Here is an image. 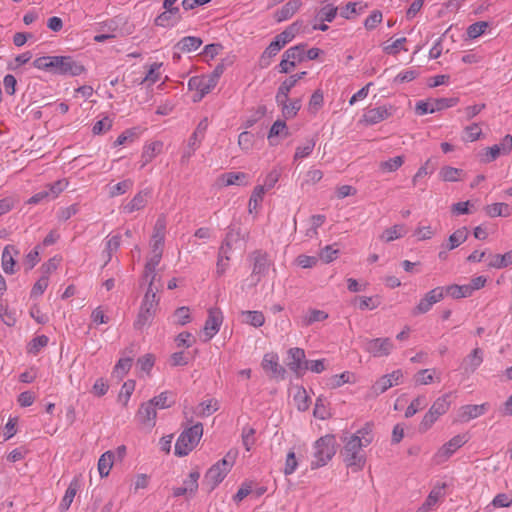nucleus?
<instances>
[{"label":"nucleus","instance_id":"c85d7f7f","mask_svg":"<svg viewBox=\"0 0 512 512\" xmlns=\"http://www.w3.org/2000/svg\"><path fill=\"white\" fill-rule=\"evenodd\" d=\"M163 144L160 141L152 142L146 145L141 155L140 168H144L150 163L162 150Z\"/></svg>","mask_w":512,"mask_h":512},{"label":"nucleus","instance_id":"338daca9","mask_svg":"<svg viewBox=\"0 0 512 512\" xmlns=\"http://www.w3.org/2000/svg\"><path fill=\"white\" fill-rule=\"evenodd\" d=\"M68 181L66 179L57 180L52 184L46 186L51 199H55L67 187Z\"/></svg>","mask_w":512,"mask_h":512},{"label":"nucleus","instance_id":"f3484780","mask_svg":"<svg viewBox=\"0 0 512 512\" xmlns=\"http://www.w3.org/2000/svg\"><path fill=\"white\" fill-rule=\"evenodd\" d=\"M403 377L401 370H395L390 374L383 375L372 386V390L376 395H380L394 385H398Z\"/></svg>","mask_w":512,"mask_h":512},{"label":"nucleus","instance_id":"2f4dec72","mask_svg":"<svg viewBox=\"0 0 512 512\" xmlns=\"http://www.w3.org/2000/svg\"><path fill=\"white\" fill-rule=\"evenodd\" d=\"M78 488H79V484H78L77 480H73L69 484V486L59 504L60 512H66L70 508V506L74 500V497L78 491Z\"/></svg>","mask_w":512,"mask_h":512},{"label":"nucleus","instance_id":"69168bd1","mask_svg":"<svg viewBox=\"0 0 512 512\" xmlns=\"http://www.w3.org/2000/svg\"><path fill=\"white\" fill-rule=\"evenodd\" d=\"M297 467H298V461H297L296 455H295L294 451L291 450L287 453L283 472L286 476L291 475L296 471Z\"/></svg>","mask_w":512,"mask_h":512},{"label":"nucleus","instance_id":"a18cd8bd","mask_svg":"<svg viewBox=\"0 0 512 512\" xmlns=\"http://www.w3.org/2000/svg\"><path fill=\"white\" fill-rule=\"evenodd\" d=\"M255 434H256V430L249 425H246L242 428V432H241L242 443H243L246 451H250L252 449L253 445L255 444V442H256Z\"/></svg>","mask_w":512,"mask_h":512},{"label":"nucleus","instance_id":"7c9ffc66","mask_svg":"<svg viewBox=\"0 0 512 512\" xmlns=\"http://www.w3.org/2000/svg\"><path fill=\"white\" fill-rule=\"evenodd\" d=\"M512 264V250L505 254H494L489 256L488 267L502 269Z\"/></svg>","mask_w":512,"mask_h":512},{"label":"nucleus","instance_id":"a878e982","mask_svg":"<svg viewBox=\"0 0 512 512\" xmlns=\"http://www.w3.org/2000/svg\"><path fill=\"white\" fill-rule=\"evenodd\" d=\"M202 43L203 41L200 37L186 36L180 39L174 45V50H177L182 53H190L196 51L202 45Z\"/></svg>","mask_w":512,"mask_h":512},{"label":"nucleus","instance_id":"0eeeda50","mask_svg":"<svg viewBox=\"0 0 512 512\" xmlns=\"http://www.w3.org/2000/svg\"><path fill=\"white\" fill-rule=\"evenodd\" d=\"M459 99L456 97L450 98H430L426 101H418L415 106L416 114L422 116L428 113H434L450 107L455 106Z\"/></svg>","mask_w":512,"mask_h":512},{"label":"nucleus","instance_id":"49530a36","mask_svg":"<svg viewBox=\"0 0 512 512\" xmlns=\"http://www.w3.org/2000/svg\"><path fill=\"white\" fill-rule=\"evenodd\" d=\"M315 145H316V141L313 138L307 139L305 141V143H303L302 145H299L296 148V151L294 154V160L296 161V160L308 157L312 153Z\"/></svg>","mask_w":512,"mask_h":512},{"label":"nucleus","instance_id":"ddd939ff","mask_svg":"<svg viewBox=\"0 0 512 512\" xmlns=\"http://www.w3.org/2000/svg\"><path fill=\"white\" fill-rule=\"evenodd\" d=\"M157 309V305L151 303L148 299H143L134 322L135 329L141 330L145 326L150 325L156 315Z\"/></svg>","mask_w":512,"mask_h":512},{"label":"nucleus","instance_id":"13d9d810","mask_svg":"<svg viewBox=\"0 0 512 512\" xmlns=\"http://www.w3.org/2000/svg\"><path fill=\"white\" fill-rule=\"evenodd\" d=\"M264 187L263 186H256L250 196L249 199V212H252L253 210H256L257 207L260 205V203L263 200L264 196Z\"/></svg>","mask_w":512,"mask_h":512},{"label":"nucleus","instance_id":"39448f33","mask_svg":"<svg viewBox=\"0 0 512 512\" xmlns=\"http://www.w3.org/2000/svg\"><path fill=\"white\" fill-rule=\"evenodd\" d=\"M252 262V273L250 275L251 285L256 286L267 274L270 267L268 254L261 250H256L249 255Z\"/></svg>","mask_w":512,"mask_h":512},{"label":"nucleus","instance_id":"473e14b6","mask_svg":"<svg viewBox=\"0 0 512 512\" xmlns=\"http://www.w3.org/2000/svg\"><path fill=\"white\" fill-rule=\"evenodd\" d=\"M467 237L468 229L466 227H461L449 236L448 244L444 247L446 250H453L464 243L467 240Z\"/></svg>","mask_w":512,"mask_h":512},{"label":"nucleus","instance_id":"bb28decb","mask_svg":"<svg viewBox=\"0 0 512 512\" xmlns=\"http://www.w3.org/2000/svg\"><path fill=\"white\" fill-rule=\"evenodd\" d=\"M242 239L240 228L236 226H229L226 237L220 248V255H226L229 250L232 249L233 245Z\"/></svg>","mask_w":512,"mask_h":512},{"label":"nucleus","instance_id":"ea45409f","mask_svg":"<svg viewBox=\"0 0 512 512\" xmlns=\"http://www.w3.org/2000/svg\"><path fill=\"white\" fill-rule=\"evenodd\" d=\"M444 292L454 299L466 298L472 295L471 289L468 285H449L444 288Z\"/></svg>","mask_w":512,"mask_h":512},{"label":"nucleus","instance_id":"f257e3e1","mask_svg":"<svg viewBox=\"0 0 512 512\" xmlns=\"http://www.w3.org/2000/svg\"><path fill=\"white\" fill-rule=\"evenodd\" d=\"M314 460L311 461V468L317 469L325 466L336 453V439L334 435L327 434L320 437L314 443Z\"/></svg>","mask_w":512,"mask_h":512},{"label":"nucleus","instance_id":"603ef678","mask_svg":"<svg viewBox=\"0 0 512 512\" xmlns=\"http://www.w3.org/2000/svg\"><path fill=\"white\" fill-rule=\"evenodd\" d=\"M245 321L254 326L261 327L265 323V317L261 311H244Z\"/></svg>","mask_w":512,"mask_h":512},{"label":"nucleus","instance_id":"5fc2aeb1","mask_svg":"<svg viewBox=\"0 0 512 512\" xmlns=\"http://www.w3.org/2000/svg\"><path fill=\"white\" fill-rule=\"evenodd\" d=\"M426 404L427 403L425 396L416 397L407 407L405 411V417L410 418L414 416L419 410H422L426 406Z\"/></svg>","mask_w":512,"mask_h":512},{"label":"nucleus","instance_id":"cd10ccee","mask_svg":"<svg viewBox=\"0 0 512 512\" xmlns=\"http://www.w3.org/2000/svg\"><path fill=\"white\" fill-rule=\"evenodd\" d=\"M302 27V22L296 21L289 25L284 31L275 36L274 40L281 44L282 48L291 42L296 34L299 33Z\"/></svg>","mask_w":512,"mask_h":512},{"label":"nucleus","instance_id":"4c0bfd02","mask_svg":"<svg viewBox=\"0 0 512 512\" xmlns=\"http://www.w3.org/2000/svg\"><path fill=\"white\" fill-rule=\"evenodd\" d=\"M306 46V44L301 43L293 47H290L284 52L285 57L293 61L294 65L296 66L297 63L303 62L305 60Z\"/></svg>","mask_w":512,"mask_h":512},{"label":"nucleus","instance_id":"4be33fe9","mask_svg":"<svg viewBox=\"0 0 512 512\" xmlns=\"http://www.w3.org/2000/svg\"><path fill=\"white\" fill-rule=\"evenodd\" d=\"M446 487V483L436 484L428 494L424 503L417 509L416 512H428L429 510H431L432 507L437 504L439 499L444 497V490L446 489Z\"/></svg>","mask_w":512,"mask_h":512},{"label":"nucleus","instance_id":"4d7b16f0","mask_svg":"<svg viewBox=\"0 0 512 512\" xmlns=\"http://www.w3.org/2000/svg\"><path fill=\"white\" fill-rule=\"evenodd\" d=\"M404 163L403 156H396L380 163V168L386 172L398 170Z\"/></svg>","mask_w":512,"mask_h":512},{"label":"nucleus","instance_id":"1a4fd4ad","mask_svg":"<svg viewBox=\"0 0 512 512\" xmlns=\"http://www.w3.org/2000/svg\"><path fill=\"white\" fill-rule=\"evenodd\" d=\"M363 348L373 357L388 356L394 348L390 338L365 339Z\"/></svg>","mask_w":512,"mask_h":512},{"label":"nucleus","instance_id":"6e6552de","mask_svg":"<svg viewBox=\"0 0 512 512\" xmlns=\"http://www.w3.org/2000/svg\"><path fill=\"white\" fill-rule=\"evenodd\" d=\"M164 11L160 13L154 20V24L163 28H171L176 26L181 20L182 15L180 8L171 3L170 6L163 1Z\"/></svg>","mask_w":512,"mask_h":512},{"label":"nucleus","instance_id":"aec40b11","mask_svg":"<svg viewBox=\"0 0 512 512\" xmlns=\"http://www.w3.org/2000/svg\"><path fill=\"white\" fill-rule=\"evenodd\" d=\"M465 435H456L445 443L436 453L439 461L447 460L457 449L466 443Z\"/></svg>","mask_w":512,"mask_h":512},{"label":"nucleus","instance_id":"680f3d73","mask_svg":"<svg viewBox=\"0 0 512 512\" xmlns=\"http://www.w3.org/2000/svg\"><path fill=\"white\" fill-rule=\"evenodd\" d=\"M131 366V358H121L115 365L113 373L116 374V376L122 378L129 372Z\"/></svg>","mask_w":512,"mask_h":512},{"label":"nucleus","instance_id":"3c124183","mask_svg":"<svg viewBox=\"0 0 512 512\" xmlns=\"http://www.w3.org/2000/svg\"><path fill=\"white\" fill-rule=\"evenodd\" d=\"M405 234L404 227L402 225H394L391 228L386 229L382 235L381 239L385 242H391L398 238H401Z\"/></svg>","mask_w":512,"mask_h":512},{"label":"nucleus","instance_id":"20e7f679","mask_svg":"<svg viewBox=\"0 0 512 512\" xmlns=\"http://www.w3.org/2000/svg\"><path fill=\"white\" fill-rule=\"evenodd\" d=\"M450 396L451 393H446L434 401L419 425L421 432H426L430 429L437 419L448 411L451 404L449 400Z\"/></svg>","mask_w":512,"mask_h":512},{"label":"nucleus","instance_id":"5701e85b","mask_svg":"<svg viewBox=\"0 0 512 512\" xmlns=\"http://www.w3.org/2000/svg\"><path fill=\"white\" fill-rule=\"evenodd\" d=\"M392 110V106H378L368 109L364 113L363 118L366 123L374 125L389 118L392 115Z\"/></svg>","mask_w":512,"mask_h":512},{"label":"nucleus","instance_id":"79ce46f5","mask_svg":"<svg viewBox=\"0 0 512 512\" xmlns=\"http://www.w3.org/2000/svg\"><path fill=\"white\" fill-rule=\"evenodd\" d=\"M352 436H357L365 446L370 445L374 440L373 424L369 422L365 423V425L358 429Z\"/></svg>","mask_w":512,"mask_h":512},{"label":"nucleus","instance_id":"052dcab7","mask_svg":"<svg viewBox=\"0 0 512 512\" xmlns=\"http://www.w3.org/2000/svg\"><path fill=\"white\" fill-rule=\"evenodd\" d=\"M176 323L180 326H184L191 321L190 309L187 306L179 307L174 312Z\"/></svg>","mask_w":512,"mask_h":512},{"label":"nucleus","instance_id":"6e6d98bb","mask_svg":"<svg viewBox=\"0 0 512 512\" xmlns=\"http://www.w3.org/2000/svg\"><path fill=\"white\" fill-rule=\"evenodd\" d=\"M462 173V170L458 168H454L451 166H445L440 170V177L443 181L447 182H455L459 180V175Z\"/></svg>","mask_w":512,"mask_h":512},{"label":"nucleus","instance_id":"9b49d317","mask_svg":"<svg viewBox=\"0 0 512 512\" xmlns=\"http://www.w3.org/2000/svg\"><path fill=\"white\" fill-rule=\"evenodd\" d=\"M444 298V288L436 287L427 292L419 303L413 309V315H420L427 313L434 304L440 302Z\"/></svg>","mask_w":512,"mask_h":512},{"label":"nucleus","instance_id":"0e129e2a","mask_svg":"<svg viewBox=\"0 0 512 512\" xmlns=\"http://www.w3.org/2000/svg\"><path fill=\"white\" fill-rule=\"evenodd\" d=\"M133 186V181L130 179L123 180L111 187L110 196L115 197L122 195L130 190Z\"/></svg>","mask_w":512,"mask_h":512},{"label":"nucleus","instance_id":"58836bf2","mask_svg":"<svg viewBox=\"0 0 512 512\" xmlns=\"http://www.w3.org/2000/svg\"><path fill=\"white\" fill-rule=\"evenodd\" d=\"M114 454L111 451H107L101 455L98 460V471L101 477H106L113 466Z\"/></svg>","mask_w":512,"mask_h":512},{"label":"nucleus","instance_id":"6ab92c4d","mask_svg":"<svg viewBox=\"0 0 512 512\" xmlns=\"http://www.w3.org/2000/svg\"><path fill=\"white\" fill-rule=\"evenodd\" d=\"M307 361L305 359V351L302 348H290L288 350V368L294 372L296 375L300 376L305 371L304 362Z\"/></svg>","mask_w":512,"mask_h":512},{"label":"nucleus","instance_id":"864d4df0","mask_svg":"<svg viewBox=\"0 0 512 512\" xmlns=\"http://www.w3.org/2000/svg\"><path fill=\"white\" fill-rule=\"evenodd\" d=\"M280 135H288L287 125L283 120H277L271 126L268 133V139L270 140L271 144H273L272 139Z\"/></svg>","mask_w":512,"mask_h":512},{"label":"nucleus","instance_id":"bf43d9fd","mask_svg":"<svg viewBox=\"0 0 512 512\" xmlns=\"http://www.w3.org/2000/svg\"><path fill=\"white\" fill-rule=\"evenodd\" d=\"M487 27L488 23L485 21L475 22L467 28V35L469 38L475 39L481 36L485 32Z\"/></svg>","mask_w":512,"mask_h":512},{"label":"nucleus","instance_id":"c03bdc74","mask_svg":"<svg viewBox=\"0 0 512 512\" xmlns=\"http://www.w3.org/2000/svg\"><path fill=\"white\" fill-rule=\"evenodd\" d=\"M121 245V236L119 234L107 236L105 239L104 253H108V260H112L113 254Z\"/></svg>","mask_w":512,"mask_h":512},{"label":"nucleus","instance_id":"a211bd4d","mask_svg":"<svg viewBox=\"0 0 512 512\" xmlns=\"http://www.w3.org/2000/svg\"><path fill=\"white\" fill-rule=\"evenodd\" d=\"M200 473L192 471L188 477L183 481V486L173 488V496L180 497L184 495L194 496L198 490V480Z\"/></svg>","mask_w":512,"mask_h":512},{"label":"nucleus","instance_id":"7ed1b4c3","mask_svg":"<svg viewBox=\"0 0 512 512\" xmlns=\"http://www.w3.org/2000/svg\"><path fill=\"white\" fill-rule=\"evenodd\" d=\"M203 435V425L197 423L184 430L175 444V455L182 457L188 455L199 443Z\"/></svg>","mask_w":512,"mask_h":512},{"label":"nucleus","instance_id":"e433bc0d","mask_svg":"<svg viewBox=\"0 0 512 512\" xmlns=\"http://www.w3.org/2000/svg\"><path fill=\"white\" fill-rule=\"evenodd\" d=\"M157 409H165L172 406L175 403L173 394L168 391L161 392L158 396L153 397L149 400Z\"/></svg>","mask_w":512,"mask_h":512},{"label":"nucleus","instance_id":"9d476101","mask_svg":"<svg viewBox=\"0 0 512 512\" xmlns=\"http://www.w3.org/2000/svg\"><path fill=\"white\" fill-rule=\"evenodd\" d=\"M54 73L78 76L84 71L83 65L70 56H54Z\"/></svg>","mask_w":512,"mask_h":512},{"label":"nucleus","instance_id":"37998d69","mask_svg":"<svg viewBox=\"0 0 512 512\" xmlns=\"http://www.w3.org/2000/svg\"><path fill=\"white\" fill-rule=\"evenodd\" d=\"M485 212L490 217L508 216L509 206L506 203H494L485 207Z\"/></svg>","mask_w":512,"mask_h":512},{"label":"nucleus","instance_id":"393cba45","mask_svg":"<svg viewBox=\"0 0 512 512\" xmlns=\"http://www.w3.org/2000/svg\"><path fill=\"white\" fill-rule=\"evenodd\" d=\"M489 404L483 403L480 405H464L460 408V420L462 422H468L472 419H475L483 414L488 410Z\"/></svg>","mask_w":512,"mask_h":512},{"label":"nucleus","instance_id":"72a5a7b5","mask_svg":"<svg viewBox=\"0 0 512 512\" xmlns=\"http://www.w3.org/2000/svg\"><path fill=\"white\" fill-rule=\"evenodd\" d=\"M220 180L224 186L247 185V174L243 172H228L221 175Z\"/></svg>","mask_w":512,"mask_h":512},{"label":"nucleus","instance_id":"412c9836","mask_svg":"<svg viewBox=\"0 0 512 512\" xmlns=\"http://www.w3.org/2000/svg\"><path fill=\"white\" fill-rule=\"evenodd\" d=\"M483 362V351L475 348L468 354L461 363V369L464 374L470 375L474 373Z\"/></svg>","mask_w":512,"mask_h":512},{"label":"nucleus","instance_id":"c756f323","mask_svg":"<svg viewBox=\"0 0 512 512\" xmlns=\"http://www.w3.org/2000/svg\"><path fill=\"white\" fill-rule=\"evenodd\" d=\"M150 194L149 190H143L138 192L133 199L124 206L125 213H133L145 207L147 204V198Z\"/></svg>","mask_w":512,"mask_h":512},{"label":"nucleus","instance_id":"c9c22d12","mask_svg":"<svg viewBox=\"0 0 512 512\" xmlns=\"http://www.w3.org/2000/svg\"><path fill=\"white\" fill-rule=\"evenodd\" d=\"M282 49L281 44L279 42H276L274 39L271 41V43L267 46V48L264 50L260 57V63L262 67H267L270 65V60L278 54V52Z\"/></svg>","mask_w":512,"mask_h":512},{"label":"nucleus","instance_id":"de8ad7c7","mask_svg":"<svg viewBox=\"0 0 512 512\" xmlns=\"http://www.w3.org/2000/svg\"><path fill=\"white\" fill-rule=\"evenodd\" d=\"M329 3L325 5L318 14L321 21L332 22L337 14V7L334 6L336 0H327Z\"/></svg>","mask_w":512,"mask_h":512},{"label":"nucleus","instance_id":"a19ab883","mask_svg":"<svg viewBox=\"0 0 512 512\" xmlns=\"http://www.w3.org/2000/svg\"><path fill=\"white\" fill-rule=\"evenodd\" d=\"M328 318V313L323 310L309 309L306 315L302 318L303 326H310L315 322H321Z\"/></svg>","mask_w":512,"mask_h":512},{"label":"nucleus","instance_id":"dca6fc26","mask_svg":"<svg viewBox=\"0 0 512 512\" xmlns=\"http://www.w3.org/2000/svg\"><path fill=\"white\" fill-rule=\"evenodd\" d=\"M20 251L15 245L8 244L3 248L1 255V266L4 273L13 275L16 273L17 262L15 258L19 256Z\"/></svg>","mask_w":512,"mask_h":512},{"label":"nucleus","instance_id":"e2e57ef3","mask_svg":"<svg viewBox=\"0 0 512 512\" xmlns=\"http://www.w3.org/2000/svg\"><path fill=\"white\" fill-rule=\"evenodd\" d=\"M54 56H43L33 61V66L40 70H51L54 72Z\"/></svg>","mask_w":512,"mask_h":512},{"label":"nucleus","instance_id":"2eb2a0df","mask_svg":"<svg viewBox=\"0 0 512 512\" xmlns=\"http://www.w3.org/2000/svg\"><path fill=\"white\" fill-rule=\"evenodd\" d=\"M223 322V315L220 309L211 308L208 312V318L205 321L203 332L206 336L204 341L211 340L219 331Z\"/></svg>","mask_w":512,"mask_h":512},{"label":"nucleus","instance_id":"4468645a","mask_svg":"<svg viewBox=\"0 0 512 512\" xmlns=\"http://www.w3.org/2000/svg\"><path fill=\"white\" fill-rule=\"evenodd\" d=\"M261 366L263 370L271 377L284 379L286 370L279 364L278 355L275 353H267L264 355Z\"/></svg>","mask_w":512,"mask_h":512},{"label":"nucleus","instance_id":"8fccbe9b","mask_svg":"<svg viewBox=\"0 0 512 512\" xmlns=\"http://www.w3.org/2000/svg\"><path fill=\"white\" fill-rule=\"evenodd\" d=\"M301 109V99H293L288 101L287 105H284L282 111V115L285 119L294 118L299 110Z\"/></svg>","mask_w":512,"mask_h":512},{"label":"nucleus","instance_id":"423d86ee","mask_svg":"<svg viewBox=\"0 0 512 512\" xmlns=\"http://www.w3.org/2000/svg\"><path fill=\"white\" fill-rule=\"evenodd\" d=\"M227 457H229V453L226 457L219 460L212 467H210L206 472L205 482L209 485L210 490L215 489L230 472L233 466V461H228Z\"/></svg>","mask_w":512,"mask_h":512},{"label":"nucleus","instance_id":"b1692460","mask_svg":"<svg viewBox=\"0 0 512 512\" xmlns=\"http://www.w3.org/2000/svg\"><path fill=\"white\" fill-rule=\"evenodd\" d=\"M156 417V408L150 401L143 403L137 412L138 420L148 427L155 426Z\"/></svg>","mask_w":512,"mask_h":512},{"label":"nucleus","instance_id":"09e8293b","mask_svg":"<svg viewBox=\"0 0 512 512\" xmlns=\"http://www.w3.org/2000/svg\"><path fill=\"white\" fill-rule=\"evenodd\" d=\"M218 410V402L216 400H207L199 404L196 414L200 417L210 416Z\"/></svg>","mask_w":512,"mask_h":512},{"label":"nucleus","instance_id":"f03ea898","mask_svg":"<svg viewBox=\"0 0 512 512\" xmlns=\"http://www.w3.org/2000/svg\"><path fill=\"white\" fill-rule=\"evenodd\" d=\"M363 447L366 446L361 443L357 436H350L344 445L342 451L343 461L353 472L362 470L365 465L366 458L362 453Z\"/></svg>","mask_w":512,"mask_h":512},{"label":"nucleus","instance_id":"f704fd0d","mask_svg":"<svg viewBox=\"0 0 512 512\" xmlns=\"http://www.w3.org/2000/svg\"><path fill=\"white\" fill-rule=\"evenodd\" d=\"M301 2L298 0H291L287 2L282 8L277 12V20L279 22L287 20L291 18L300 8Z\"/></svg>","mask_w":512,"mask_h":512},{"label":"nucleus","instance_id":"774afa93","mask_svg":"<svg viewBox=\"0 0 512 512\" xmlns=\"http://www.w3.org/2000/svg\"><path fill=\"white\" fill-rule=\"evenodd\" d=\"M335 245H327L321 249L319 257L325 263H330L337 258L339 250L334 248Z\"/></svg>","mask_w":512,"mask_h":512},{"label":"nucleus","instance_id":"f8f14e48","mask_svg":"<svg viewBox=\"0 0 512 512\" xmlns=\"http://www.w3.org/2000/svg\"><path fill=\"white\" fill-rule=\"evenodd\" d=\"M216 86L210 81L208 76H194L188 81L189 90H195L193 96L194 102H199L202 98L210 93Z\"/></svg>","mask_w":512,"mask_h":512}]
</instances>
